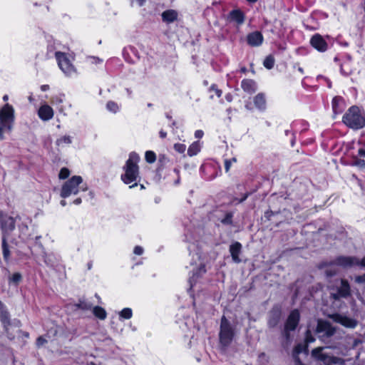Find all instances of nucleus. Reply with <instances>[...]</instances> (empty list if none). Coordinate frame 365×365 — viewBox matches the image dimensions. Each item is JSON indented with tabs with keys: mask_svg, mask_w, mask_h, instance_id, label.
<instances>
[{
	"mask_svg": "<svg viewBox=\"0 0 365 365\" xmlns=\"http://www.w3.org/2000/svg\"><path fill=\"white\" fill-rule=\"evenodd\" d=\"M140 158L136 153H130L129 158L125 163L124 166L125 173L121 175V180L125 184H130L134 182L130 186L132 188L137 185L136 180L139 175V170L138 163L139 162Z\"/></svg>",
	"mask_w": 365,
	"mask_h": 365,
	"instance_id": "nucleus-1",
	"label": "nucleus"
},
{
	"mask_svg": "<svg viewBox=\"0 0 365 365\" xmlns=\"http://www.w3.org/2000/svg\"><path fill=\"white\" fill-rule=\"evenodd\" d=\"M88 186L80 175H73L66 181L61 190V197L66 198L72 195H77L81 191H86Z\"/></svg>",
	"mask_w": 365,
	"mask_h": 365,
	"instance_id": "nucleus-2",
	"label": "nucleus"
},
{
	"mask_svg": "<svg viewBox=\"0 0 365 365\" xmlns=\"http://www.w3.org/2000/svg\"><path fill=\"white\" fill-rule=\"evenodd\" d=\"M344 123L348 127L357 130L365 126V118L357 106H351L344 115Z\"/></svg>",
	"mask_w": 365,
	"mask_h": 365,
	"instance_id": "nucleus-3",
	"label": "nucleus"
},
{
	"mask_svg": "<svg viewBox=\"0 0 365 365\" xmlns=\"http://www.w3.org/2000/svg\"><path fill=\"white\" fill-rule=\"evenodd\" d=\"M14 121V110L9 103L0 110V140L4 138V133L11 131Z\"/></svg>",
	"mask_w": 365,
	"mask_h": 365,
	"instance_id": "nucleus-4",
	"label": "nucleus"
},
{
	"mask_svg": "<svg viewBox=\"0 0 365 365\" xmlns=\"http://www.w3.org/2000/svg\"><path fill=\"white\" fill-rule=\"evenodd\" d=\"M58 67L68 76L76 73V68L73 65V57L68 53L63 52H56L55 53Z\"/></svg>",
	"mask_w": 365,
	"mask_h": 365,
	"instance_id": "nucleus-5",
	"label": "nucleus"
},
{
	"mask_svg": "<svg viewBox=\"0 0 365 365\" xmlns=\"http://www.w3.org/2000/svg\"><path fill=\"white\" fill-rule=\"evenodd\" d=\"M324 347H318L312 350V356L318 361H322L324 365H345L344 360L331 356L323 352Z\"/></svg>",
	"mask_w": 365,
	"mask_h": 365,
	"instance_id": "nucleus-6",
	"label": "nucleus"
},
{
	"mask_svg": "<svg viewBox=\"0 0 365 365\" xmlns=\"http://www.w3.org/2000/svg\"><path fill=\"white\" fill-rule=\"evenodd\" d=\"M234 330L228 322V320L223 317L221 319L220 331V342L224 346H227L232 342L234 337Z\"/></svg>",
	"mask_w": 365,
	"mask_h": 365,
	"instance_id": "nucleus-7",
	"label": "nucleus"
},
{
	"mask_svg": "<svg viewBox=\"0 0 365 365\" xmlns=\"http://www.w3.org/2000/svg\"><path fill=\"white\" fill-rule=\"evenodd\" d=\"M334 264L344 267H349L355 265L365 267V257L361 261L353 257H339L336 259Z\"/></svg>",
	"mask_w": 365,
	"mask_h": 365,
	"instance_id": "nucleus-8",
	"label": "nucleus"
},
{
	"mask_svg": "<svg viewBox=\"0 0 365 365\" xmlns=\"http://www.w3.org/2000/svg\"><path fill=\"white\" fill-rule=\"evenodd\" d=\"M329 318H331L334 322L339 323L346 328L352 329L356 327L357 325L356 320L343 314H334L329 315Z\"/></svg>",
	"mask_w": 365,
	"mask_h": 365,
	"instance_id": "nucleus-9",
	"label": "nucleus"
},
{
	"mask_svg": "<svg viewBox=\"0 0 365 365\" xmlns=\"http://www.w3.org/2000/svg\"><path fill=\"white\" fill-rule=\"evenodd\" d=\"M336 329L328 322L319 320L317 327V332L322 334V336L329 337L335 333Z\"/></svg>",
	"mask_w": 365,
	"mask_h": 365,
	"instance_id": "nucleus-10",
	"label": "nucleus"
},
{
	"mask_svg": "<svg viewBox=\"0 0 365 365\" xmlns=\"http://www.w3.org/2000/svg\"><path fill=\"white\" fill-rule=\"evenodd\" d=\"M351 294L350 286L348 282L345 279L341 280V284L337 289L336 293L331 294L334 299H339L340 298H346Z\"/></svg>",
	"mask_w": 365,
	"mask_h": 365,
	"instance_id": "nucleus-11",
	"label": "nucleus"
},
{
	"mask_svg": "<svg viewBox=\"0 0 365 365\" xmlns=\"http://www.w3.org/2000/svg\"><path fill=\"white\" fill-rule=\"evenodd\" d=\"M310 43L319 52H324L327 49V42L319 34L314 35L310 40Z\"/></svg>",
	"mask_w": 365,
	"mask_h": 365,
	"instance_id": "nucleus-12",
	"label": "nucleus"
},
{
	"mask_svg": "<svg viewBox=\"0 0 365 365\" xmlns=\"http://www.w3.org/2000/svg\"><path fill=\"white\" fill-rule=\"evenodd\" d=\"M299 313L297 310H294L289 314L287 322L286 324V329L287 330H294L299 322Z\"/></svg>",
	"mask_w": 365,
	"mask_h": 365,
	"instance_id": "nucleus-13",
	"label": "nucleus"
},
{
	"mask_svg": "<svg viewBox=\"0 0 365 365\" xmlns=\"http://www.w3.org/2000/svg\"><path fill=\"white\" fill-rule=\"evenodd\" d=\"M253 103L256 108L264 111L267 108L266 96L264 93H259L253 98Z\"/></svg>",
	"mask_w": 365,
	"mask_h": 365,
	"instance_id": "nucleus-14",
	"label": "nucleus"
},
{
	"mask_svg": "<svg viewBox=\"0 0 365 365\" xmlns=\"http://www.w3.org/2000/svg\"><path fill=\"white\" fill-rule=\"evenodd\" d=\"M161 16L163 22L166 24H171L177 21L178 13L175 10L168 9L163 11Z\"/></svg>",
	"mask_w": 365,
	"mask_h": 365,
	"instance_id": "nucleus-15",
	"label": "nucleus"
},
{
	"mask_svg": "<svg viewBox=\"0 0 365 365\" xmlns=\"http://www.w3.org/2000/svg\"><path fill=\"white\" fill-rule=\"evenodd\" d=\"M263 36L261 33L255 31L247 36V42L252 46H258L262 44Z\"/></svg>",
	"mask_w": 365,
	"mask_h": 365,
	"instance_id": "nucleus-16",
	"label": "nucleus"
},
{
	"mask_svg": "<svg viewBox=\"0 0 365 365\" xmlns=\"http://www.w3.org/2000/svg\"><path fill=\"white\" fill-rule=\"evenodd\" d=\"M242 249V245L240 242H235L230 247V252L232 256L233 261L236 263H239L240 262V259L239 257L240 252Z\"/></svg>",
	"mask_w": 365,
	"mask_h": 365,
	"instance_id": "nucleus-17",
	"label": "nucleus"
},
{
	"mask_svg": "<svg viewBox=\"0 0 365 365\" xmlns=\"http://www.w3.org/2000/svg\"><path fill=\"white\" fill-rule=\"evenodd\" d=\"M1 227L5 232H11L15 228V221L11 217L1 218Z\"/></svg>",
	"mask_w": 365,
	"mask_h": 365,
	"instance_id": "nucleus-18",
	"label": "nucleus"
},
{
	"mask_svg": "<svg viewBox=\"0 0 365 365\" xmlns=\"http://www.w3.org/2000/svg\"><path fill=\"white\" fill-rule=\"evenodd\" d=\"M242 89L248 93H254L257 90L256 83L252 80H243L241 83Z\"/></svg>",
	"mask_w": 365,
	"mask_h": 365,
	"instance_id": "nucleus-19",
	"label": "nucleus"
},
{
	"mask_svg": "<svg viewBox=\"0 0 365 365\" xmlns=\"http://www.w3.org/2000/svg\"><path fill=\"white\" fill-rule=\"evenodd\" d=\"M0 319L2 324H4L5 330L8 331V327L10 325V319L9 314L6 310L2 309L1 311H0Z\"/></svg>",
	"mask_w": 365,
	"mask_h": 365,
	"instance_id": "nucleus-20",
	"label": "nucleus"
},
{
	"mask_svg": "<svg viewBox=\"0 0 365 365\" xmlns=\"http://www.w3.org/2000/svg\"><path fill=\"white\" fill-rule=\"evenodd\" d=\"M230 17L232 21L237 22L239 24H242L244 21L243 14L238 10H235L230 12Z\"/></svg>",
	"mask_w": 365,
	"mask_h": 365,
	"instance_id": "nucleus-21",
	"label": "nucleus"
},
{
	"mask_svg": "<svg viewBox=\"0 0 365 365\" xmlns=\"http://www.w3.org/2000/svg\"><path fill=\"white\" fill-rule=\"evenodd\" d=\"M1 246L4 259L6 262H9L10 259L11 252L5 237H4L2 239Z\"/></svg>",
	"mask_w": 365,
	"mask_h": 365,
	"instance_id": "nucleus-22",
	"label": "nucleus"
},
{
	"mask_svg": "<svg viewBox=\"0 0 365 365\" xmlns=\"http://www.w3.org/2000/svg\"><path fill=\"white\" fill-rule=\"evenodd\" d=\"M200 149L201 146L200 143L198 141L194 142L188 148L187 154L190 157L196 155L200 151Z\"/></svg>",
	"mask_w": 365,
	"mask_h": 365,
	"instance_id": "nucleus-23",
	"label": "nucleus"
},
{
	"mask_svg": "<svg viewBox=\"0 0 365 365\" xmlns=\"http://www.w3.org/2000/svg\"><path fill=\"white\" fill-rule=\"evenodd\" d=\"M93 313L96 317L101 320L105 319L107 316L106 310L103 307L98 306L93 308Z\"/></svg>",
	"mask_w": 365,
	"mask_h": 365,
	"instance_id": "nucleus-24",
	"label": "nucleus"
},
{
	"mask_svg": "<svg viewBox=\"0 0 365 365\" xmlns=\"http://www.w3.org/2000/svg\"><path fill=\"white\" fill-rule=\"evenodd\" d=\"M77 307L78 309H81L82 310H90L93 308V305L91 302L83 300L80 301L78 304H76Z\"/></svg>",
	"mask_w": 365,
	"mask_h": 365,
	"instance_id": "nucleus-25",
	"label": "nucleus"
},
{
	"mask_svg": "<svg viewBox=\"0 0 365 365\" xmlns=\"http://www.w3.org/2000/svg\"><path fill=\"white\" fill-rule=\"evenodd\" d=\"M22 279V276L19 272L13 274L9 279V283L17 285Z\"/></svg>",
	"mask_w": 365,
	"mask_h": 365,
	"instance_id": "nucleus-26",
	"label": "nucleus"
},
{
	"mask_svg": "<svg viewBox=\"0 0 365 365\" xmlns=\"http://www.w3.org/2000/svg\"><path fill=\"white\" fill-rule=\"evenodd\" d=\"M71 143V139L69 136H63L57 140L56 144L58 146H64L69 145Z\"/></svg>",
	"mask_w": 365,
	"mask_h": 365,
	"instance_id": "nucleus-27",
	"label": "nucleus"
},
{
	"mask_svg": "<svg viewBox=\"0 0 365 365\" xmlns=\"http://www.w3.org/2000/svg\"><path fill=\"white\" fill-rule=\"evenodd\" d=\"M119 315L121 318L129 319L132 317L133 312L130 308H124L120 313Z\"/></svg>",
	"mask_w": 365,
	"mask_h": 365,
	"instance_id": "nucleus-28",
	"label": "nucleus"
},
{
	"mask_svg": "<svg viewBox=\"0 0 365 365\" xmlns=\"http://www.w3.org/2000/svg\"><path fill=\"white\" fill-rule=\"evenodd\" d=\"M145 160L149 163H153L156 160L155 154L153 151H147L145 153Z\"/></svg>",
	"mask_w": 365,
	"mask_h": 365,
	"instance_id": "nucleus-29",
	"label": "nucleus"
},
{
	"mask_svg": "<svg viewBox=\"0 0 365 365\" xmlns=\"http://www.w3.org/2000/svg\"><path fill=\"white\" fill-rule=\"evenodd\" d=\"M274 61L271 56L267 57L264 61V66L268 69H271L274 66Z\"/></svg>",
	"mask_w": 365,
	"mask_h": 365,
	"instance_id": "nucleus-30",
	"label": "nucleus"
},
{
	"mask_svg": "<svg viewBox=\"0 0 365 365\" xmlns=\"http://www.w3.org/2000/svg\"><path fill=\"white\" fill-rule=\"evenodd\" d=\"M38 115L42 120H46V105H41L38 110Z\"/></svg>",
	"mask_w": 365,
	"mask_h": 365,
	"instance_id": "nucleus-31",
	"label": "nucleus"
},
{
	"mask_svg": "<svg viewBox=\"0 0 365 365\" xmlns=\"http://www.w3.org/2000/svg\"><path fill=\"white\" fill-rule=\"evenodd\" d=\"M70 175V171L68 168H63L60 170V173L58 174V178L60 179H66Z\"/></svg>",
	"mask_w": 365,
	"mask_h": 365,
	"instance_id": "nucleus-32",
	"label": "nucleus"
},
{
	"mask_svg": "<svg viewBox=\"0 0 365 365\" xmlns=\"http://www.w3.org/2000/svg\"><path fill=\"white\" fill-rule=\"evenodd\" d=\"M107 108L113 113H116L118 110V106L115 102L110 101L107 103Z\"/></svg>",
	"mask_w": 365,
	"mask_h": 365,
	"instance_id": "nucleus-33",
	"label": "nucleus"
},
{
	"mask_svg": "<svg viewBox=\"0 0 365 365\" xmlns=\"http://www.w3.org/2000/svg\"><path fill=\"white\" fill-rule=\"evenodd\" d=\"M174 149L179 153H183L186 150V145L182 143H175L174 145Z\"/></svg>",
	"mask_w": 365,
	"mask_h": 365,
	"instance_id": "nucleus-34",
	"label": "nucleus"
},
{
	"mask_svg": "<svg viewBox=\"0 0 365 365\" xmlns=\"http://www.w3.org/2000/svg\"><path fill=\"white\" fill-rule=\"evenodd\" d=\"M236 162V158H233L231 160H226L225 161V169L226 172L230 170V168L233 163Z\"/></svg>",
	"mask_w": 365,
	"mask_h": 365,
	"instance_id": "nucleus-35",
	"label": "nucleus"
},
{
	"mask_svg": "<svg viewBox=\"0 0 365 365\" xmlns=\"http://www.w3.org/2000/svg\"><path fill=\"white\" fill-rule=\"evenodd\" d=\"M314 341V338L313 336H311V333H310V331L308 330L307 331V336H306V343L308 344V343H312Z\"/></svg>",
	"mask_w": 365,
	"mask_h": 365,
	"instance_id": "nucleus-36",
	"label": "nucleus"
},
{
	"mask_svg": "<svg viewBox=\"0 0 365 365\" xmlns=\"http://www.w3.org/2000/svg\"><path fill=\"white\" fill-rule=\"evenodd\" d=\"M133 252L135 255H141L143 253V249L140 246H136L134 248Z\"/></svg>",
	"mask_w": 365,
	"mask_h": 365,
	"instance_id": "nucleus-37",
	"label": "nucleus"
},
{
	"mask_svg": "<svg viewBox=\"0 0 365 365\" xmlns=\"http://www.w3.org/2000/svg\"><path fill=\"white\" fill-rule=\"evenodd\" d=\"M336 273V269L335 268L330 267V269H326V274L327 276H333Z\"/></svg>",
	"mask_w": 365,
	"mask_h": 365,
	"instance_id": "nucleus-38",
	"label": "nucleus"
},
{
	"mask_svg": "<svg viewBox=\"0 0 365 365\" xmlns=\"http://www.w3.org/2000/svg\"><path fill=\"white\" fill-rule=\"evenodd\" d=\"M210 90L213 91L217 97H220L222 91L217 89L215 86H211Z\"/></svg>",
	"mask_w": 365,
	"mask_h": 365,
	"instance_id": "nucleus-39",
	"label": "nucleus"
},
{
	"mask_svg": "<svg viewBox=\"0 0 365 365\" xmlns=\"http://www.w3.org/2000/svg\"><path fill=\"white\" fill-rule=\"evenodd\" d=\"M53 115V111L51 107L47 106V120L52 118Z\"/></svg>",
	"mask_w": 365,
	"mask_h": 365,
	"instance_id": "nucleus-40",
	"label": "nucleus"
},
{
	"mask_svg": "<svg viewBox=\"0 0 365 365\" xmlns=\"http://www.w3.org/2000/svg\"><path fill=\"white\" fill-rule=\"evenodd\" d=\"M355 281L358 283H363L365 282V274L361 276H357L355 278Z\"/></svg>",
	"mask_w": 365,
	"mask_h": 365,
	"instance_id": "nucleus-41",
	"label": "nucleus"
},
{
	"mask_svg": "<svg viewBox=\"0 0 365 365\" xmlns=\"http://www.w3.org/2000/svg\"><path fill=\"white\" fill-rule=\"evenodd\" d=\"M203 131L201 130H197L195 132V137L197 138H201L203 136Z\"/></svg>",
	"mask_w": 365,
	"mask_h": 365,
	"instance_id": "nucleus-42",
	"label": "nucleus"
},
{
	"mask_svg": "<svg viewBox=\"0 0 365 365\" xmlns=\"http://www.w3.org/2000/svg\"><path fill=\"white\" fill-rule=\"evenodd\" d=\"M44 341H45V339H44L43 336L38 337L37 339V342H36L37 346H42L43 344Z\"/></svg>",
	"mask_w": 365,
	"mask_h": 365,
	"instance_id": "nucleus-43",
	"label": "nucleus"
},
{
	"mask_svg": "<svg viewBox=\"0 0 365 365\" xmlns=\"http://www.w3.org/2000/svg\"><path fill=\"white\" fill-rule=\"evenodd\" d=\"M355 164L359 167L365 168V161L363 160L356 161Z\"/></svg>",
	"mask_w": 365,
	"mask_h": 365,
	"instance_id": "nucleus-44",
	"label": "nucleus"
},
{
	"mask_svg": "<svg viewBox=\"0 0 365 365\" xmlns=\"http://www.w3.org/2000/svg\"><path fill=\"white\" fill-rule=\"evenodd\" d=\"M359 155L361 157H365V150L364 149H359Z\"/></svg>",
	"mask_w": 365,
	"mask_h": 365,
	"instance_id": "nucleus-45",
	"label": "nucleus"
},
{
	"mask_svg": "<svg viewBox=\"0 0 365 365\" xmlns=\"http://www.w3.org/2000/svg\"><path fill=\"white\" fill-rule=\"evenodd\" d=\"M73 203L75 205H80L81 203V199L80 197L78 198H76L74 201H73Z\"/></svg>",
	"mask_w": 365,
	"mask_h": 365,
	"instance_id": "nucleus-46",
	"label": "nucleus"
},
{
	"mask_svg": "<svg viewBox=\"0 0 365 365\" xmlns=\"http://www.w3.org/2000/svg\"><path fill=\"white\" fill-rule=\"evenodd\" d=\"M205 272V267L204 266H200V267L199 268V273L200 274H203Z\"/></svg>",
	"mask_w": 365,
	"mask_h": 365,
	"instance_id": "nucleus-47",
	"label": "nucleus"
},
{
	"mask_svg": "<svg viewBox=\"0 0 365 365\" xmlns=\"http://www.w3.org/2000/svg\"><path fill=\"white\" fill-rule=\"evenodd\" d=\"M166 135H167L166 132H165V131H163V130H161V131L160 132V136L162 138H165V137H166Z\"/></svg>",
	"mask_w": 365,
	"mask_h": 365,
	"instance_id": "nucleus-48",
	"label": "nucleus"
},
{
	"mask_svg": "<svg viewBox=\"0 0 365 365\" xmlns=\"http://www.w3.org/2000/svg\"><path fill=\"white\" fill-rule=\"evenodd\" d=\"M139 4V6H142L145 1V0H136Z\"/></svg>",
	"mask_w": 365,
	"mask_h": 365,
	"instance_id": "nucleus-49",
	"label": "nucleus"
},
{
	"mask_svg": "<svg viewBox=\"0 0 365 365\" xmlns=\"http://www.w3.org/2000/svg\"><path fill=\"white\" fill-rule=\"evenodd\" d=\"M8 99H9V96H8L7 95H4V96H3V100H4V101H8Z\"/></svg>",
	"mask_w": 365,
	"mask_h": 365,
	"instance_id": "nucleus-50",
	"label": "nucleus"
},
{
	"mask_svg": "<svg viewBox=\"0 0 365 365\" xmlns=\"http://www.w3.org/2000/svg\"><path fill=\"white\" fill-rule=\"evenodd\" d=\"M2 309H4V307L3 303L0 301V311H1Z\"/></svg>",
	"mask_w": 365,
	"mask_h": 365,
	"instance_id": "nucleus-51",
	"label": "nucleus"
},
{
	"mask_svg": "<svg viewBox=\"0 0 365 365\" xmlns=\"http://www.w3.org/2000/svg\"><path fill=\"white\" fill-rule=\"evenodd\" d=\"M66 201H65L64 200H62L61 201V205L62 206H65V205H66Z\"/></svg>",
	"mask_w": 365,
	"mask_h": 365,
	"instance_id": "nucleus-52",
	"label": "nucleus"
},
{
	"mask_svg": "<svg viewBox=\"0 0 365 365\" xmlns=\"http://www.w3.org/2000/svg\"><path fill=\"white\" fill-rule=\"evenodd\" d=\"M41 88L42 91H45L46 90V86L45 85L41 86Z\"/></svg>",
	"mask_w": 365,
	"mask_h": 365,
	"instance_id": "nucleus-53",
	"label": "nucleus"
},
{
	"mask_svg": "<svg viewBox=\"0 0 365 365\" xmlns=\"http://www.w3.org/2000/svg\"><path fill=\"white\" fill-rule=\"evenodd\" d=\"M29 101L31 103L32 102V101H33V97H32L31 96H30L29 97Z\"/></svg>",
	"mask_w": 365,
	"mask_h": 365,
	"instance_id": "nucleus-54",
	"label": "nucleus"
},
{
	"mask_svg": "<svg viewBox=\"0 0 365 365\" xmlns=\"http://www.w3.org/2000/svg\"><path fill=\"white\" fill-rule=\"evenodd\" d=\"M299 71L301 73H302V72H303V70H302V68H299Z\"/></svg>",
	"mask_w": 365,
	"mask_h": 365,
	"instance_id": "nucleus-55",
	"label": "nucleus"
},
{
	"mask_svg": "<svg viewBox=\"0 0 365 365\" xmlns=\"http://www.w3.org/2000/svg\"><path fill=\"white\" fill-rule=\"evenodd\" d=\"M56 332H57V331H56V330H55V331H53V334L55 335V334H56Z\"/></svg>",
	"mask_w": 365,
	"mask_h": 365,
	"instance_id": "nucleus-56",
	"label": "nucleus"
}]
</instances>
